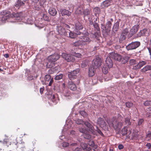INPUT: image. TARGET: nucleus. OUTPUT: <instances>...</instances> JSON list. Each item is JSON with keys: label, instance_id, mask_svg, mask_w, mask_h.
I'll use <instances>...</instances> for the list:
<instances>
[{"label": "nucleus", "instance_id": "obj_1", "mask_svg": "<svg viewBox=\"0 0 151 151\" xmlns=\"http://www.w3.org/2000/svg\"><path fill=\"white\" fill-rule=\"evenodd\" d=\"M60 58L59 55L57 54H54L50 56L49 58V62L47 63V66L49 68H52L54 65V63Z\"/></svg>", "mask_w": 151, "mask_h": 151}, {"label": "nucleus", "instance_id": "obj_2", "mask_svg": "<svg viewBox=\"0 0 151 151\" xmlns=\"http://www.w3.org/2000/svg\"><path fill=\"white\" fill-rule=\"evenodd\" d=\"M108 123L109 126L113 127L115 130L120 129L122 125L121 122H119L116 119H114L111 122H108Z\"/></svg>", "mask_w": 151, "mask_h": 151}, {"label": "nucleus", "instance_id": "obj_3", "mask_svg": "<svg viewBox=\"0 0 151 151\" xmlns=\"http://www.w3.org/2000/svg\"><path fill=\"white\" fill-rule=\"evenodd\" d=\"M88 34V32L86 31L84 33V35L80 36V39L81 40L82 43H83V45H85L91 43L92 41L87 36V35Z\"/></svg>", "mask_w": 151, "mask_h": 151}, {"label": "nucleus", "instance_id": "obj_4", "mask_svg": "<svg viewBox=\"0 0 151 151\" xmlns=\"http://www.w3.org/2000/svg\"><path fill=\"white\" fill-rule=\"evenodd\" d=\"M79 69H77L73 70V71L68 72V76L69 79L73 81L76 79L77 78V74L79 73Z\"/></svg>", "mask_w": 151, "mask_h": 151}, {"label": "nucleus", "instance_id": "obj_5", "mask_svg": "<svg viewBox=\"0 0 151 151\" xmlns=\"http://www.w3.org/2000/svg\"><path fill=\"white\" fill-rule=\"evenodd\" d=\"M140 45V43L139 41L132 42L126 46V48L128 50H131L136 49Z\"/></svg>", "mask_w": 151, "mask_h": 151}, {"label": "nucleus", "instance_id": "obj_6", "mask_svg": "<svg viewBox=\"0 0 151 151\" xmlns=\"http://www.w3.org/2000/svg\"><path fill=\"white\" fill-rule=\"evenodd\" d=\"M101 59L99 57L97 56L93 60L91 65L97 68L101 66Z\"/></svg>", "mask_w": 151, "mask_h": 151}, {"label": "nucleus", "instance_id": "obj_7", "mask_svg": "<svg viewBox=\"0 0 151 151\" xmlns=\"http://www.w3.org/2000/svg\"><path fill=\"white\" fill-rule=\"evenodd\" d=\"M62 56L68 62H73L75 60L74 56L70 54L63 53L62 54Z\"/></svg>", "mask_w": 151, "mask_h": 151}, {"label": "nucleus", "instance_id": "obj_8", "mask_svg": "<svg viewBox=\"0 0 151 151\" xmlns=\"http://www.w3.org/2000/svg\"><path fill=\"white\" fill-rule=\"evenodd\" d=\"M139 27V26L138 24H136L133 26L130 30L129 33L128 34V38H131L132 36L135 34L137 32Z\"/></svg>", "mask_w": 151, "mask_h": 151}, {"label": "nucleus", "instance_id": "obj_9", "mask_svg": "<svg viewBox=\"0 0 151 151\" xmlns=\"http://www.w3.org/2000/svg\"><path fill=\"white\" fill-rule=\"evenodd\" d=\"M57 36L60 35L61 36H65L67 35V32H66L65 29L62 27L59 26L58 27L57 29Z\"/></svg>", "mask_w": 151, "mask_h": 151}, {"label": "nucleus", "instance_id": "obj_10", "mask_svg": "<svg viewBox=\"0 0 151 151\" xmlns=\"http://www.w3.org/2000/svg\"><path fill=\"white\" fill-rule=\"evenodd\" d=\"M109 56L111 58L118 61H119L121 59V55L114 52L110 53Z\"/></svg>", "mask_w": 151, "mask_h": 151}, {"label": "nucleus", "instance_id": "obj_11", "mask_svg": "<svg viewBox=\"0 0 151 151\" xmlns=\"http://www.w3.org/2000/svg\"><path fill=\"white\" fill-rule=\"evenodd\" d=\"M0 14L1 15H3L1 18V20L2 21H6L7 19V16L6 15L8 14V16H9V14H11V12L8 11L4 10L1 12Z\"/></svg>", "mask_w": 151, "mask_h": 151}, {"label": "nucleus", "instance_id": "obj_12", "mask_svg": "<svg viewBox=\"0 0 151 151\" xmlns=\"http://www.w3.org/2000/svg\"><path fill=\"white\" fill-rule=\"evenodd\" d=\"M112 1V0H105L101 4V6L102 8L107 7L111 5Z\"/></svg>", "mask_w": 151, "mask_h": 151}, {"label": "nucleus", "instance_id": "obj_13", "mask_svg": "<svg viewBox=\"0 0 151 151\" xmlns=\"http://www.w3.org/2000/svg\"><path fill=\"white\" fill-rule=\"evenodd\" d=\"M105 64L109 68L113 66V62L109 56L107 57L105 60Z\"/></svg>", "mask_w": 151, "mask_h": 151}, {"label": "nucleus", "instance_id": "obj_14", "mask_svg": "<svg viewBox=\"0 0 151 151\" xmlns=\"http://www.w3.org/2000/svg\"><path fill=\"white\" fill-rule=\"evenodd\" d=\"M83 124H84L89 129V130L92 133L94 132V128L92 125L88 121H84Z\"/></svg>", "mask_w": 151, "mask_h": 151}, {"label": "nucleus", "instance_id": "obj_15", "mask_svg": "<svg viewBox=\"0 0 151 151\" xmlns=\"http://www.w3.org/2000/svg\"><path fill=\"white\" fill-rule=\"evenodd\" d=\"M63 93L65 96L67 97L70 96V93L69 91L67 88H65V83H63Z\"/></svg>", "mask_w": 151, "mask_h": 151}, {"label": "nucleus", "instance_id": "obj_16", "mask_svg": "<svg viewBox=\"0 0 151 151\" xmlns=\"http://www.w3.org/2000/svg\"><path fill=\"white\" fill-rule=\"evenodd\" d=\"M96 69V68L91 65L90 66L88 72V75L89 77H92L95 75Z\"/></svg>", "mask_w": 151, "mask_h": 151}, {"label": "nucleus", "instance_id": "obj_17", "mask_svg": "<svg viewBox=\"0 0 151 151\" xmlns=\"http://www.w3.org/2000/svg\"><path fill=\"white\" fill-rule=\"evenodd\" d=\"M68 86L69 88L73 91H75L76 89V85L72 81H68Z\"/></svg>", "mask_w": 151, "mask_h": 151}, {"label": "nucleus", "instance_id": "obj_18", "mask_svg": "<svg viewBox=\"0 0 151 151\" xmlns=\"http://www.w3.org/2000/svg\"><path fill=\"white\" fill-rule=\"evenodd\" d=\"M97 122L98 124H99L100 127H101L105 126L106 125V123L104 121V119L101 117H99L98 118Z\"/></svg>", "mask_w": 151, "mask_h": 151}, {"label": "nucleus", "instance_id": "obj_19", "mask_svg": "<svg viewBox=\"0 0 151 151\" xmlns=\"http://www.w3.org/2000/svg\"><path fill=\"white\" fill-rule=\"evenodd\" d=\"M147 30L146 29H144L140 30L137 34L136 38L141 37L142 36H144L146 33Z\"/></svg>", "mask_w": 151, "mask_h": 151}, {"label": "nucleus", "instance_id": "obj_20", "mask_svg": "<svg viewBox=\"0 0 151 151\" xmlns=\"http://www.w3.org/2000/svg\"><path fill=\"white\" fill-rule=\"evenodd\" d=\"M10 16L14 18L16 20H21L22 19L21 14L15 13L12 14V15H10Z\"/></svg>", "mask_w": 151, "mask_h": 151}, {"label": "nucleus", "instance_id": "obj_21", "mask_svg": "<svg viewBox=\"0 0 151 151\" xmlns=\"http://www.w3.org/2000/svg\"><path fill=\"white\" fill-rule=\"evenodd\" d=\"M121 20L119 19L118 21H117L114 24L112 29L113 32H115L118 31L119 28V23Z\"/></svg>", "mask_w": 151, "mask_h": 151}, {"label": "nucleus", "instance_id": "obj_22", "mask_svg": "<svg viewBox=\"0 0 151 151\" xmlns=\"http://www.w3.org/2000/svg\"><path fill=\"white\" fill-rule=\"evenodd\" d=\"M111 25V23L110 21H108L106 22L105 25L106 32L108 33L110 32Z\"/></svg>", "mask_w": 151, "mask_h": 151}, {"label": "nucleus", "instance_id": "obj_23", "mask_svg": "<svg viewBox=\"0 0 151 151\" xmlns=\"http://www.w3.org/2000/svg\"><path fill=\"white\" fill-rule=\"evenodd\" d=\"M24 5V3L21 0H17L15 3L14 6L17 7L19 8L20 6Z\"/></svg>", "mask_w": 151, "mask_h": 151}, {"label": "nucleus", "instance_id": "obj_24", "mask_svg": "<svg viewBox=\"0 0 151 151\" xmlns=\"http://www.w3.org/2000/svg\"><path fill=\"white\" fill-rule=\"evenodd\" d=\"M49 13L52 16H55L57 14V11L55 9L51 7L48 10Z\"/></svg>", "mask_w": 151, "mask_h": 151}, {"label": "nucleus", "instance_id": "obj_25", "mask_svg": "<svg viewBox=\"0 0 151 151\" xmlns=\"http://www.w3.org/2000/svg\"><path fill=\"white\" fill-rule=\"evenodd\" d=\"M47 98L52 100L53 102H54L55 99L54 94H52L51 92H50L47 93Z\"/></svg>", "mask_w": 151, "mask_h": 151}, {"label": "nucleus", "instance_id": "obj_26", "mask_svg": "<svg viewBox=\"0 0 151 151\" xmlns=\"http://www.w3.org/2000/svg\"><path fill=\"white\" fill-rule=\"evenodd\" d=\"M75 29H76L81 30L83 29V27L81 24L78 21H77L75 24Z\"/></svg>", "mask_w": 151, "mask_h": 151}, {"label": "nucleus", "instance_id": "obj_27", "mask_svg": "<svg viewBox=\"0 0 151 151\" xmlns=\"http://www.w3.org/2000/svg\"><path fill=\"white\" fill-rule=\"evenodd\" d=\"M60 11L63 16L66 15L69 16L71 14V12H69L68 10H66L65 9H61Z\"/></svg>", "mask_w": 151, "mask_h": 151}, {"label": "nucleus", "instance_id": "obj_28", "mask_svg": "<svg viewBox=\"0 0 151 151\" xmlns=\"http://www.w3.org/2000/svg\"><path fill=\"white\" fill-rule=\"evenodd\" d=\"M129 59V58L127 56H126L123 58L121 56V59L119 61L121 62L122 64H125L128 62Z\"/></svg>", "mask_w": 151, "mask_h": 151}, {"label": "nucleus", "instance_id": "obj_29", "mask_svg": "<svg viewBox=\"0 0 151 151\" xmlns=\"http://www.w3.org/2000/svg\"><path fill=\"white\" fill-rule=\"evenodd\" d=\"M78 130L81 133L83 134L87 133V131L86 128L84 126L79 127L78 128Z\"/></svg>", "mask_w": 151, "mask_h": 151}, {"label": "nucleus", "instance_id": "obj_30", "mask_svg": "<svg viewBox=\"0 0 151 151\" xmlns=\"http://www.w3.org/2000/svg\"><path fill=\"white\" fill-rule=\"evenodd\" d=\"M82 42L81 40H79L73 42V45L75 47H78L81 45L83 46Z\"/></svg>", "mask_w": 151, "mask_h": 151}, {"label": "nucleus", "instance_id": "obj_31", "mask_svg": "<svg viewBox=\"0 0 151 151\" xmlns=\"http://www.w3.org/2000/svg\"><path fill=\"white\" fill-rule=\"evenodd\" d=\"M130 118H131L130 116H128L125 119V123L128 126H129L131 125L132 122H130Z\"/></svg>", "mask_w": 151, "mask_h": 151}, {"label": "nucleus", "instance_id": "obj_32", "mask_svg": "<svg viewBox=\"0 0 151 151\" xmlns=\"http://www.w3.org/2000/svg\"><path fill=\"white\" fill-rule=\"evenodd\" d=\"M93 25L96 31H100L99 25L97 22H93Z\"/></svg>", "mask_w": 151, "mask_h": 151}, {"label": "nucleus", "instance_id": "obj_33", "mask_svg": "<svg viewBox=\"0 0 151 151\" xmlns=\"http://www.w3.org/2000/svg\"><path fill=\"white\" fill-rule=\"evenodd\" d=\"M84 121L82 120L78 119L75 120L76 123L78 124L83 125Z\"/></svg>", "mask_w": 151, "mask_h": 151}, {"label": "nucleus", "instance_id": "obj_34", "mask_svg": "<svg viewBox=\"0 0 151 151\" xmlns=\"http://www.w3.org/2000/svg\"><path fill=\"white\" fill-rule=\"evenodd\" d=\"M90 12V10L88 9H86L84 10L83 11V14L84 16L88 15Z\"/></svg>", "mask_w": 151, "mask_h": 151}, {"label": "nucleus", "instance_id": "obj_35", "mask_svg": "<svg viewBox=\"0 0 151 151\" xmlns=\"http://www.w3.org/2000/svg\"><path fill=\"white\" fill-rule=\"evenodd\" d=\"M80 114L84 117H86L88 116V114L84 111H81L79 112Z\"/></svg>", "mask_w": 151, "mask_h": 151}, {"label": "nucleus", "instance_id": "obj_36", "mask_svg": "<svg viewBox=\"0 0 151 151\" xmlns=\"http://www.w3.org/2000/svg\"><path fill=\"white\" fill-rule=\"evenodd\" d=\"M76 35L74 32H73L72 31H70L69 32V37L71 38L74 39L76 38Z\"/></svg>", "mask_w": 151, "mask_h": 151}, {"label": "nucleus", "instance_id": "obj_37", "mask_svg": "<svg viewBox=\"0 0 151 151\" xmlns=\"http://www.w3.org/2000/svg\"><path fill=\"white\" fill-rule=\"evenodd\" d=\"M127 129L126 128L124 127L122 129L121 131V134L123 136L126 134L127 133Z\"/></svg>", "mask_w": 151, "mask_h": 151}, {"label": "nucleus", "instance_id": "obj_38", "mask_svg": "<svg viewBox=\"0 0 151 151\" xmlns=\"http://www.w3.org/2000/svg\"><path fill=\"white\" fill-rule=\"evenodd\" d=\"M126 105L127 107L130 108L133 106V104L131 102H128L126 103Z\"/></svg>", "mask_w": 151, "mask_h": 151}, {"label": "nucleus", "instance_id": "obj_39", "mask_svg": "<svg viewBox=\"0 0 151 151\" xmlns=\"http://www.w3.org/2000/svg\"><path fill=\"white\" fill-rule=\"evenodd\" d=\"M143 70L145 71H146L148 70H151V65H147L144 68Z\"/></svg>", "mask_w": 151, "mask_h": 151}, {"label": "nucleus", "instance_id": "obj_40", "mask_svg": "<svg viewBox=\"0 0 151 151\" xmlns=\"http://www.w3.org/2000/svg\"><path fill=\"white\" fill-rule=\"evenodd\" d=\"M83 137L85 138L90 139L91 138V135L87 133L84 134H83Z\"/></svg>", "mask_w": 151, "mask_h": 151}, {"label": "nucleus", "instance_id": "obj_41", "mask_svg": "<svg viewBox=\"0 0 151 151\" xmlns=\"http://www.w3.org/2000/svg\"><path fill=\"white\" fill-rule=\"evenodd\" d=\"M63 76V75L62 74H59L57 75L55 77V79L56 80H59L61 79Z\"/></svg>", "mask_w": 151, "mask_h": 151}, {"label": "nucleus", "instance_id": "obj_42", "mask_svg": "<svg viewBox=\"0 0 151 151\" xmlns=\"http://www.w3.org/2000/svg\"><path fill=\"white\" fill-rule=\"evenodd\" d=\"M138 64L139 65V67L141 68L143 65L146 64V62L144 61H142L139 62Z\"/></svg>", "mask_w": 151, "mask_h": 151}, {"label": "nucleus", "instance_id": "obj_43", "mask_svg": "<svg viewBox=\"0 0 151 151\" xmlns=\"http://www.w3.org/2000/svg\"><path fill=\"white\" fill-rule=\"evenodd\" d=\"M51 76L49 75H45V81H49L51 79Z\"/></svg>", "mask_w": 151, "mask_h": 151}, {"label": "nucleus", "instance_id": "obj_44", "mask_svg": "<svg viewBox=\"0 0 151 151\" xmlns=\"http://www.w3.org/2000/svg\"><path fill=\"white\" fill-rule=\"evenodd\" d=\"M43 19L45 21H50L49 17L45 14H44L43 15Z\"/></svg>", "mask_w": 151, "mask_h": 151}, {"label": "nucleus", "instance_id": "obj_45", "mask_svg": "<svg viewBox=\"0 0 151 151\" xmlns=\"http://www.w3.org/2000/svg\"><path fill=\"white\" fill-rule=\"evenodd\" d=\"M144 104L145 106H149L151 105V101H147L144 103Z\"/></svg>", "mask_w": 151, "mask_h": 151}, {"label": "nucleus", "instance_id": "obj_46", "mask_svg": "<svg viewBox=\"0 0 151 151\" xmlns=\"http://www.w3.org/2000/svg\"><path fill=\"white\" fill-rule=\"evenodd\" d=\"M126 38V35L122 33L120 37V40L123 41L125 40Z\"/></svg>", "mask_w": 151, "mask_h": 151}, {"label": "nucleus", "instance_id": "obj_47", "mask_svg": "<svg viewBox=\"0 0 151 151\" xmlns=\"http://www.w3.org/2000/svg\"><path fill=\"white\" fill-rule=\"evenodd\" d=\"M81 145V148H82V149H83L84 150L86 149L87 147V145L86 143H82Z\"/></svg>", "mask_w": 151, "mask_h": 151}, {"label": "nucleus", "instance_id": "obj_48", "mask_svg": "<svg viewBox=\"0 0 151 151\" xmlns=\"http://www.w3.org/2000/svg\"><path fill=\"white\" fill-rule=\"evenodd\" d=\"M96 131L101 136H102V137L104 136V135L101 132V130L98 128L97 127V129L96 130Z\"/></svg>", "mask_w": 151, "mask_h": 151}, {"label": "nucleus", "instance_id": "obj_49", "mask_svg": "<svg viewBox=\"0 0 151 151\" xmlns=\"http://www.w3.org/2000/svg\"><path fill=\"white\" fill-rule=\"evenodd\" d=\"M128 29L127 28H126L123 30V31L122 33L126 35H127V33H128Z\"/></svg>", "mask_w": 151, "mask_h": 151}, {"label": "nucleus", "instance_id": "obj_50", "mask_svg": "<svg viewBox=\"0 0 151 151\" xmlns=\"http://www.w3.org/2000/svg\"><path fill=\"white\" fill-rule=\"evenodd\" d=\"M78 30V29H76L75 30H74V32L75 33L76 36V35H81V33L79 30Z\"/></svg>", "mask_w": 151, "mask_h": 151}, {"label": "nucleus", "instance_id": "obj_51", "mask_svg": "<svg viewBox=\"0 0 151 151\" xmlns=\"http://www.w3.org/2000/svg\"><path fill=\"white\" fill-rule=\"evenodd\" d=\"M143 122L144 120H143V119H139L138 122V125L139 126L141 125L142 123Z\"/></svg>", "mask_w": 151, "mask_h": 151}, {"label": "nucleus", "instance_id": "obj_52", "mask_svg": "<svg viewBox=\"0 0 151 151\" xmlns=\"http://www.w3.org/2000/svg\"><path fill=\"white\" fill-rule=\"evenodd\" d=\"M102 71L104 74H106L108 72L107 68H106L103 67L102 68Z\"/></svg>", "mask_w": 151, "mask_h": 151}, {"label": "nucleus", "instance_id": "obj_53", "mask_svg": "<svg viewBox=\"0 0 151 151\" xmlns=\"http://www.w3.org/2000/svg\"><path fill=\"white\" fill-rule=\"evenodd\" d=\"M69 144L67 142H64L62 143V146L63 147H66L69 146Z\"/></svg>", "mask_w": 151, "mask_h": 151}, {"label": "nucleus", "instance_id": "obj_54", "mask_svg": "<svg viewBox=\"0 0 151 151\" xmlns=\"http://www.w3.org/2000/svg\"><path fill=\"white\" fill-rule=\"evenodd\" d=\"M73 55L78 58H80L81 56V54L79 53H74Z\"/></svg>", "mask_w": 151, "mask_h": 151}, {"label": "nucleus", "instance_id": "obj_55", "mask_svg": "<svg viewBox=\"0 0 151 151\" xmlns=\"http://www.w3.org/2000/svg\"><path fill=\"white\" fill-rule=\"evenodd\" d=\"M146 137L148 138H151V132L149 131L146 134Z\"/></svg>", "mask_w": 151, "mask_h": 151}, {"label": "nucleus", "instance_id": "obj_56", "mask_svg": "<svg viewBox=\"0 0 151 151\" xmlns=\"http://www.w3.org/2000/svg\"><path fill=\"white\" fill-rule=\"evenodd\" d=\"M146 116L147 117H151V112L148 111L147 112L146 114Z\"/></svg>", "mask_w": 151, "mask_h": 151}, {"label": "nucleus", "instance_id": "obj_57", "mask_svg": "<svg viewBox=\"0 0 151 151\" xmlns=\"http://www.w3.org/2000/svg\"><path fill=\"white\" fill-rule=\"evenodd\" d=\"M140 68H141L139 67V64H138L137 65L134 67L133 69L135 70H137L139 69Z\"/></svg>", "mask_w": 151, "mask_h": 151}, {"label": "nucleus", "instance_id": "obj_58", "mask_svg": "<svg viewBox=\"0 0 151 151\" xmlns=\"http://www.w3.org/2000/svg\"><path fill=\"white\" fill-rule=\"evenodd\" d=\"M44 88L43 87L42 88H41L40 89V94H42L43 93L44 91Z\"/></svg>", "mask_w": 151, "mask_h": 151}, {"label": "nucleus", "instance_id": "obj_59", "mask_svg": "<svg viewBox=\"0 0 151 151\" xmlns=\"http://www.w3.org/2000/svg\"><path fill=\"white\" fill-rule=\"evenodd\" d=\"M87 65V64L85 62H83L81 63V66L82 68H84L86 67Z\"/></svg>", "mask_w": 151, "mask_h": 151}, {"label": "nucleus", "instance_id": "obj_60", "mask_svg": "<svg viewBox=\"0 0 151 151\" xmlns=\"http://www.w3.org/2000/svg\"><path fill=\"white\" fill-rule=\"evenodd\" d=\"M34 77L33 76H29L28 77V79L29 81H31L33 79Z\"/></svg>", "mask_w": 151, "mask_h": 151}, {"label": "nucleus", "instance_id": "obj_61", "mask_svg": "<svg viewBox=\"0 0 151 151\" xmlns=\"http://www.w3.org/2000/svg\"><path fill=\"white\" fill-rule=\"evenodd\" d=\"M118 148L119 150H121L124 148V146L122 144H119L118 146Z\"/></svg>", "mask_w": 151, "mask_h": 151}, {"label": "nucleus", "instance_id": "obj_62", "mask_svg": "<svg viewBox=\"0 0 151 151\" xmlns=\"http://www.w3.org/2000/svg\"><path fill=\"white\" fill-rule=\"evenodd\" d=\"M50 81L48 84V86H51L53 82V80L52 78L51 80H50Z\"/></svg>", "mask_w": 151, "mask_h": 151}, {"label": "nucleus", "instance_id": "obj_63", "mask_svg": "<svg viewBox=\"0 0 151 151\" xmlns=\"http://www.w3.org/2000/svg\"><path fill=\"white\" fill-rule=\"evenodd\" d=\"M82 150V148L81 147H76L75 150V151H81Z\"/></svg>", "mask_w": 151, "mask_h": 151}, {"label": "nucleus", "instance_id": "obj_64", "mask_svg": "<svg viewBox=\"0 0 151 151\" xmlns=\"http://www.w3.org/2000/svg\"><path fill=\"white\" fill-rule=\"evenodd\" d=\"M146 147H148V149H150L151 147V144L150 143H147L146 145Z\"/></svg>", "mask_w": 151, "mask_h": 151}]
</instances>
